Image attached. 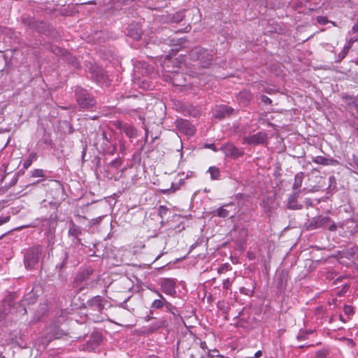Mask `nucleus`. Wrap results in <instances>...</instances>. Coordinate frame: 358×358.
I'll return each instance as SVG.
<instances>
[{
	"label": "nucleus",
	"instance_id": "obj_1",
	"mask_svg": "<svg viewBox=\"0 0 358 358\" xmlns=\"http://www.w3.org/2000/svg\"><path fill=\"white\" fill-rule=\"evenodd\" d=\"M214 52L201 47L193 48L189 52L190 59L199 62V64L203 68L209 67L213 60Z\"/></svg>",
	"mask_w": 358,
	"mask_h": 358
},
{
	"label": "nucleus",
	"instance_id": "obj_2",
	"mask_svg": "<svg viewBox=\"0 0 358 358\" xmlns=\"http://www.w3.org/2000/svg\"><path fill=\"white\" fill-rule=\"evenodd\" d=\"M337 224L329 217L319 215L308 220L306 229L314 230L318 228H327L329 231H334L337 229Z\"/></svg>",
	"mask_w": 358,
	"mask_h": 358
},
{
	"label": "nucleus",
	"instance_id": "obj_3",
	"mask_svg": "<svg viewBox=\"0 0 358 358\" xmlns=\"http://www.w3.org/2000/svg\"><path fill=\"white\" fill-rule=\"evenodd\" d=\"M42 254V247L36 245L28 249L24 257V266L28 269L34 268L38 263Z\"/></svg>",
	"mask_w": 358,
	"mask_h": 358
},
{
	"label": "nucleus",
	"instance_id": "obj_4",
	"mask_svg": "<svg viewBox=\"0 0 358 358\" xmlns=\"http://www.w3.org/2000/svg\"><path fill=\"white\" fill-rule=\"evenodd\" d=\"M152 291L154 293L157 294L158 299H155L152 302L150 305L151 309H161L164 307L166 308V311L171 313V314L173 315L174 317L178 315L177 313L178 311L176 308L174 306H173L171 303L167 301L159 291H157V289H153Z\"/></svg>",
	"mask_w": 358,
	"mask_h": 358
},
{
	"label": "nucleus",
	"instance_id": "obj_5",
	"mask_svg": "<svg viewBox=\"0 0 358 358\" xmlns=\"http://www.w3.org/2000/svg\"><path fill=\"white\" fill-rule=\"evenodd\" d=\"M78 104L83 108H90L96 104L94 99L84 89L77 87L75 91Z\"/></svg>",
	"mask_w": 358,
	"mask_h": 358
},
{
	"label": "nucleus",
	"instance_id": "obj_6",
	"mask_svg": "<svg viewBox=\"0 0 358 358\" xmlns=\"http://www.w3.org/2000/svg\"><path fill=\"white\" fill-rule=\"evenodd\" d=\"M268 138L267 134L264 131H259L257 134L244 136L243 141L248 145L264 144Z\"/></svg>",
	"mask_w": 358,
	"mask_h": 358
},
{
	"label": "nucleus",
	"instance_id": "obj_7",
	"mask_svg": "<svg viewBox=\"0 0 358 358\" xmlns=\"http://www.w3.org/2000/svg\"><path fill=\"white\" fill-rule=\"evenodd\" d=\"M176 279L174 278H163L160 282L162 290L168 295L173 296L176 292Z\"/></svg>",
	"mask_w": 358,
	"mask_h": 358
},
{
	"label": "nucleus",
	"instance_id": "obj_8",
	"mask_svg": "<svg viewBox=\"0 0 358 358\" xmlns=\"http://www.w3.org/2000/svg\"><path fill=\"white\" fill-rule=\"evenodd\" d=\"M220 150L224 153L226 156L234 159L238 158L243 155V151L241 150L231 143H226L223 145L220 148Z\"/></svg>",
	"mask_w": 358,
	"mask_h": 358
},
{
	"label": "nucleus",
	"instance_id": "obj_9",
	"mask_svg": "<svg viewBox=\"0 0 358 358\" xmlns=\"http://www.w3.org/2000/svg\"><path fill=\"white\" fill-rule=\"evenodd\" d=\"M299 191L290 194L287 200V208L291 210H299L302 208V205L297 203V197L299 196Z\"/></svg>",
	"mask_w": 358,
	"mask_h": 358
},
{
	"label": "nucleus",
	"instance_id": "obj_10",
	"mask_svg": "<svg viewBox=\"0 0 358 358\" xmlns=\"http://www.w3.org/2000/svg\"><path fill=\"white\" fill-rule=\"evenodd\" d=\"M234 112V109L227 106H219L215 113V116L219 119L224 118L226 115H230Z\"/></svg>",
	"mask_w": 358,
	"mask_h": 358
},
{
	"label": "nucleus",
	"instance_id": "obj_11",
	"mask_svg": "<svg viewBox=\"0 0 358 358\" xmlns=\"http://www.w3.org/2000/svg\"><path fill=\"white\" fill-rule=\"evenodd\" d=\"M313 162L317 164H322L324 166L337 164L338 161L332 158H327L323 156H316L313 157Z\"/></svg>",
	"mask_w": 358,
	"mask_h": 358
},
{
	"label": "nucleus",
	"instance_id": "obj_12",
	"mask_svg": "<svg viewBox=\"0 0 358 358\" xmlns=\"http://www.w3.org/2000/svg\"><path fill=\"white\" fill-rule=\"evenodd\" d=\"M253 96L252 93L249 91L244 90L238 93L237 96V99L239 102L243 106H246L248 104L250 101L252 99Z\"/></svg>",
	"mask_w": 358,
	"mask_h": 358
},
{
	"label": "nucleus",
	"instance_id": "obj_13",
	"mask_svg": "<svg viewBox=\"0 0 358 358\" xmlns=\"http://www.w3.org/2000/svg\"><path fill=\"white\" fill-rule=\"evenodd\" d=\"M82 234L81 228L76 225L73 221L70 222V227L69 229V234L73 236L77 239L78 243H80V239L78 238L79 236Z\"/></svg>",
	"mask_w": 358,
	"mask_h": 358
},
{
	"label": "nucleus",
	"instance_id": "obj_14",
	"mask_svg": "<svg viewBox=\"0 0 358 358\" xmlns=\"http://www.w3.org/2000/svg\"><path fill=\"white\" fill-rule=\"evenodd\" d=\"M178 127L187 135L191 136L194 134V129L193 127L187 121H181L178 124Z\"/></svg>",
	"mask_w": 358,
	"mask_h": 358
},
{
	"label": "nucleus",
	"instance_id": "obj_15",
	"mask_svg": "<svg viewBox=\"0 0 358 358\" xmlns=\"http://www.w3.org/2000/svg\"><path fill=\"white\" fill-rule=\"evenodd\" d=\"M103 298L100 296H96L90 301V305L95 307L99 311L103 308Z\"/></svg>",
	"mask_w": 358,
	"mask_h": 358
},
{
	"label": "nucleus",
	"instance_id": "obj_16",
	"mask_svg": "<svg viewBox=\"0 0 358 358\" xmlns=\"http://www.w3.org/2000/svg\"><path fill=\"white\" fill-rule=\"evenodd\" d=\"M168 321L166 319L162 318L152 323L150 327V331H154L160 328H165L168 327Z\"/></svg>",
	"mask_w": 358,
	"mask_h": 358
},
{
	"label": "nucleus",
	"instance_id": "obj_17",
	"mask_svg": "<svg viewBox=\"0 0 358 358\" xmlns=\"http://www.w3.org/2000/svg\"><path fill=\"white\" fill-rule=\"evenodd\" d=\"M231 206H232V204L228 203V204H225V205L220 207L216 210V215L220 217H223V218L228 217L229 215L230 210H228L227 208H229Z\"/></svg>",
	"mask_w": 358,
	"mask_h": 358
},
{
	"label": "nucleus",
	"instance_id": "obj_18",
	"mask_svg": "<svg viewBox=\"0 0 358 358\" xmlns=\"http://www.w3.org/2000/svg\"><path fill=\"white\" fill-rule=\"evenodd\" d=\"M122 129L126 134V135L130 138H134L137 135L136 129L131 125L124 124L122 127Z\"/></svg>",
	"mask_w": 358,
	"mask_h": 358
},
{
	"label": "nucleus",
	"instance_id": "obj_19",
	"mask_svg": "<svg viewBox=\"0 0 358 358\" xmlns=\"http://www.w3.org/2000/svg\"><path fill=\"white\" fill-rule=\"evenodd\" d=\"M304 174L303 172H299L296 174L294 177V182L293 183L292 189L296 190L302 185Z\"/></svg>",
	"mask_w": 358,
	"mask_h": 358
},
{
	"label": "nucleus",
	"instance_id": "obj_20",
	"mask_svg": "<svg viewBox=\"0 0 358 358\" xmlns=\"http://www.w3.org/2000/svg\"><path fill=\"white\" fill-rule=\"evenodd\" d=\"M185 42L184 38L180 39H168L167 43L176 46L172 50L178 51L181 47H183V43Z\"/></svg>",
	"mask_w": 358,
	"mask_h": 358
},
{
	"label": "nucleus",
	"instance_id": "obj_21",
	"mask_svg": "<svg viewBox=\"0 0 358 358\" xmlns=\"http://www.w3.org/2000/svg\"><path fill=\"white\" fill-rule=\"evenodd\" d=\"M185 17L184 10H180L173 14L169 20V22L178 23Z\"/></svg>",
	"mask_w": 358,
	"mask_h": 358
},
{
	"label": "nucleus",
	"instance_id": "obj_22",
	"mask_svg": "<svg viewBox=\"0 0 358 358\" xmlns=\"http://www.w3.org/2000/svg\"><path fill=\"white\" fill-rule=\"evenodd\" d=\"M36 159L37 155L35 152L30 153L23 162V168L25 169H28L31 165V163L36 160Z\"/></svg>",
	"mask_w": 358,
	"mask_h": 358
},
{
	"label": "nucleus",
	"instance_id": "obj_23",
	"mask_svg": "<svg viewBox=\"0 0 358 358\" xmlns=\"http://www.w3.org/2000/svg\"><path fill=\"white\" fill-rule=\"evenodd\" d=\"M61 258L62 262L57 264V267H59L60 269H62L68 264L69 254L65 250H62Z\"/></svg>",
	"mask_w": 358,
	"mask_h": 358
},
{
	"label": "nucleus",
	"instance_id": "obj_24",
	"mask_svg": "<svg viewBox=\"0 0 358 358\" xmlns=\"http://www.w3.org/2000/svg\"><path fill=\"white\" fill-rule=\"evenodd\" d=\"M345 99L348 105L353 106L358 113V102L356 97L353 96H346Z\"/></svg>",
	"mask_w": 358,
	"mask_h": 358
},
{
	"label": "nucleus",
	"instance_id": "obj_25",
	"mask_svg": "<svg viewBox=\"0 0 358 358\" xmlns=\"http://www.w3.org/2000/svg\"><path fill=\"white\" fill-rule=\"evenodd\" d=\"M128 34L135 40H139L141 38V31L138 28H136V30L134 31L133 30L132 27L130 26L129 28Z\"/></svg>",
	"mask_w": 358,
	"mask_h": 358
},
{
	"label": "nucleus",
	"instance_id": "obj_26",
	"mask_svg": "<svg viewBox=\"0 0 358 358\" xmlns=\"http://www.w3.org/2000/svg\"><path fill=\"white\" fill-rule=\"evenodd\" d=\"M208 172L210 174V178L212 180H216L218 179L220 176V170L218 168L215 166H210L208 169Z\"/></svg>",
	"mask_w": 358,
	"mask_h": 358
},
{
	"label": "nucleus",
	"instance_id": "obj_27",
	"mask_svg": "<svg viewBox=\"0 0 358 358\" xmlns=\"http://www.w3.org/2000/svg\"><path fill=\"white\" fill-rule=\"evenodd\" d=\"M31 176L33 178H43L45 176L43 170L41 169H36L31 171Z\"/></svg>",
	"mask_w": 358,
	"mask_h": 358
},
{
	"label": "nucleus",
	"instance_id": "obj_28",
	"mask_svg": "<svg viewBox=\"0 0 358 358\" xmlns=\"http://www.w3.org/2000/svg\"><path fill=\"white\" fill-rule=\"evenodd\" d=\"M18 178H19V173H15L13 175L10 183L8 185H6V187L9 188V187H11L12 186L15 185L18 180Z\"/></svg>",
	"mask_w": 358,
	"mask_h": 358
},
{
	"label": "nucleus",
	"instance_id": "obj_29",
	"mask_svg": "<svg viewBox=\"0 0 358 358\" xmlns=\"http://www.w3.org/2000/svg\"><path fill=\"white\" fill-rule=\"evenodd\" d=\"M343 311L347 315H352L354 313V310L352 306L349 305H345L343 308Z\"/></svg>",
	"mask_w": 358,
	"mask_h": 358
},
{
	"label": "nucleus",
	"instance_id": "obj_30",
	"mask_svg": "<svg viewBox=\"0 0 358 358\" xmlns=\"http://www.w3.org/2000/svg\"><path fill=\"white\" fill-rule=\"evenodd\" d=\"M231 284H232V281L229 278H227V279L224 280L222 282V287L224 289H229Z\"/></svg>",
	"mask_w": 358,
	"mask_h": 358
},
{
	"label": "nucleus",
	"instance_id": "obj_31",
	"mask_svg": "<svg viewBox=\"0 0 358 358\" xmlns=\"http://www.w3.org/2000/svg\"><path fill=\"white\" fill-rule=\"evenodd\" d=\"M317 21L321 24H327V22H328V20L327 18V17H324V16H318L317 17Z\"/></svg>",
	"mask_w": 358,
	"mask_h": 358
},
{
	"label": "nucleus",
	"instance_id": "obj_32",
	"mask_svg": "<svg viewBox=\"0 0 358 358\" xmlns=\"http://www.w3.org/2000/svg\"><path fill=\"white\" fill-rule=\"evenodd\" d=\"M261 100L265 104H271L272 102L271 99L266 95H262Z\"/></svg>",
	"mask_w": 358,
	"mask_h": 358
},
{
	"label": "nucleus",
	"instance_id": "obj_33",
	"mask_svg": "<svg viewBox=\"0 0 358 358\" xmlns=\"http://www.w3.org/2000/svg\"><path fill=\"white\" fill-rule=\"evenodd\" d=\"M315 358H327V353L325 351H318L315 355Z\"/></svg>",
	"mask_w": 358,
	"mask_h": 358
},
{
	"label": "nucleus",
	"instance_id": "obj_34",
	"mask_svg": "<svg viewBox=\"0 0 358 358\" xmlns=\"http://www.w3.org/2000/svg\"><path fill=\"white\" fill-rule=\"evenodd\" d=\"M10 220V216L0 217V226Z\"/></svg>",
	"mask_w": 358,
	"mask_h": 358
},
{
	"label": "nucleus",
	"instance_id": "obj_35",
	"mask_svg": "<svg viewBox=\"0 0 358 358\" xmlns=\"http://www.w3.org/2000/svg\"><path fill=\"white\" fill-rule=\"evenodd\" d=\"M351 31L352 33H357L358 32V19L357 20V22L356 23L354 24V26L352 27V29H351Z\"/></svg>",
	"mask_w": 358,
	"mask_h": 358
},
{
	"label": "nucleus",
	"instance_id": "obj_36",
	"mask_svg": "<svg viewBox=\"0 0 358 358\" xmlns=\"http://www.w3.org/2000/svg\"><path fill=\"white\" fill-rule=\"evenodd\" d=\"M208 357H209V358H212L213 357H219V358H231V357H224V355H220L219 353H217V355H210V353H208Z\"/></svg>",
	"mask_w": 358,
	"mask_h": 358
},
{
	"label": "nucleus",
	"instance_id": "obj_37",
	"mask_svg": "<svg viewBox=\"0 0 358 358\" xmlns=\"http://www.w3.org/2000/svg\"><path fill=\"white\" fill-rule=\"evenodd\" d=\"M350 46H346L343 48V58L348 54L349 50H350Z\"/></svg>",
	"mask_w": 358,
	"mask_h": 358
},
{
	"label": "nucleus",
	"instance_id": "obj_38",
	"mask_svg": "<svg viewBox=\"0 0 358 358\" xmlns=\"http://www.w3.org/2000/svg\"><path fill=\"white\" fill-rule=\"evenodd\" d=\"M262 352L261 350H258L257 352H255V355H254V357L255 358H259L262 356Z\"/></svg>",
	"mask_w": 358,
	"mask_h": 358
},
{
	"label": "nucleus",
	"instance_id": "obj_39",
	"mask_svg": "<svg viewBox=\"0 0 358 358\" xmlns=\"http://www.w3.org/2000/svg\"><path fill=\"white\" fill-rule=\"evenodd\" d=\"M111 164L115 166H117L120 165V163L117 160H114L111 162Z\"/></svg>",
	"mask_w": 358,
	"mask_h": 358
},
{
	"label": "nucleus",
	"instance_id": "obj_40",
	"mask_svg": "<svg viewBox=\"0 0 358 358\" xmlns=\"http://www.w3.org/2000/svg\"><path fill=\"white\" fill-rule=\"evenodd\" d=\"M306 336L303 335H298L296 336L297 340L301 341L305 339Z\"/></svg>",
	"mask_w": 358,
	"mask_h": 358
},
{
	"label": "nucleus",
	"instance_id": "obj_41",
	"mask_svg": "<svg viewBox=\"0 0 358 358\" xmlns=\"http://www.w3.org/2000/svg\"><path fill=\"white\" fill-rule=\"evenodd\" d=\"M207 147H208V148H209L213 149V150H215V151H217V149L215 148V145H214V144H210V145H208V146H207Z\"/></svg>",
	"mask_w": 358,
	"mask_h": 358
},
{
	"label": "nucleus",
	"instance_id": "obj_42",
	"mask_svg": "<svg viewBox=\"0 0 358 358\" xmlns=\"http://www.w3.org/2000/svg\"><path fill=\"white\" fill-rule=\"evenodd\" d=\"M200 346L203 350L206 348V344L205 342H201L200 343Z\"/></svg>",
	"mask_w": 358,
	"mask_h": 358
},
{
	"label": "nucleus",
	"instance_id": "obj_43",
	"mask_svg": "<svg viewBox=\"0 0 358 358\" xmlns=\"http://www.w3.org/2000/svg\"><path fill=\"white\" fill-rule=\"evenodd\" d=\"M356 41V39H353V38H351L349 41V45L350 48L351 47V45H352V43Z\"/></svg>",
	"mask_w": 358,
	"mask_h": 358
},
{
	"label": "nucleus",
	"instance_id": "obj_44",
	"mask_svg": "<svg viewBox=\"0 0 358 358\" xmlns=\"http://www.w3.org/2000/svg\"><path fill=\"white\" fill-rule=\"evenodd\" d=\"M96 338H97V341H99V340H100V339H101V334H96Z\"/></svg>",
	"mask_w": 358,
	"mask_h": 358
},
{
	"label": "nucleus",
	"instance_id": "obj_45",
	"mask_svg": "<svg viewBox=\"0 0 358 358\" xmlns=\"http://www.w3.org/2000/svg\"><path fill=\"white\" fill-rule=\"evenodd\" d=\"M176 78H174V80H173V84H175V85H182V84H180V83H176Z\"/></svg>",
	"mask_w": 358,
	"mask_h": 358
},
{
	"label": "nucleus",
	"instance_id": "obj_46",
	"mask_svg": "<svg viewBox=\"0 0 358 358\" xmlns=\"http://www.w3.org/2000/svg\"><path fill=\"white\" fill-rule=\"evenodd\" d=\"M152 317H151V316H150V315H148V316L146 317V320H147V321H149V320H150V319H152Z\"/></svg>",
	"mask_w": 358,
	"mask_h": 358
},
{
	"label": "nucleus",
	"instance_id": "obj_47",
	"mask_svg": "<svg viewBox=\"0 0 358 358\" xmlns=\"http://www.w3.org/2000/svg\"><path fill=\"white\" fill-rule=\"evenodd\" d=\"M213 352H215V355H217L218 352V350L217 349H214L212 350Z\"/></svg>",
	"mask_w": 358,
	"mask_h": 358
},
{
	"label": "nucleus",
	"instance_id": "obj_48",
	"mask_svg": "<svg viewBox=\"0 0 358 358\" xmlns=\"http://www.w3.org/2000/svg\"><path fill=\"white\" fill-rule=\"evenodd\" d=\"M223 268H220L219 270H218V273H222V271H223Z\"/></svg>",
	"mask_w": 358,
	"mask_h": 358
},
{
	"label": "nucleus",
	"instance_id": "obj_49",
	"mask_svg": "<svg viewBox=\"0 0 358 358\" xmlns=\"http://www.w3.org/2000/svg\"><path fill=\"white\" fill-rule=\"evenodd\" d=\"M148 358H158V357H155V356H150Z\"/></svg>",
	"mask_w": 358,
	"mask_h": 358
},
{
	"label": "nucleus",
	"instance_id": "obj_50",
	"mask_svg": "<svg viewBox=\"0 0 358 358\" xmlns=\"http://www.w3.org/2000/svg\"><path fill=\"white\" fill-rule=\"evenodd\" d=\"M4 178H6V176H3V178H2V181L4 180Z\"/></svg>",
	"mask_w": 358,
	"mask_h": 358
},
{
	"label": "nucleus",
	"instance_id": "obj_51",
	"mask_svg": "<svg viewBox=\"0 0 358 358\" xmlns=\"http://www.w3.org/2000/svg\"><path fill=\"white\" fill-rule=\"evenodd\" d=\"M4 130L0 129V133L3 132Z\"/></svg>",
	"mask_w": 358,
	"mask_h": 358
},
{
	"label": "nucleus",
	"instance_id": "obj_52",
	"mask_svg": "<svg viewBox=\"0 0 358 358\" xmlns=\"http://www.w3.org/2000/svg\"><path fill=\"white\" fill-rule=\"evenodd\" d=\"M145 137L147 138L148 137V132L146 131V134H145Z\"/></svg>",
	"mask_w": 358,
	"mask_h": 358
},
{
	"label": "nucleus",
	"instance_id": "obj_53",
	"mask_svg": "<svg viewBox=\"0 0 358 358\" xmlns=\"http://www.w3.org/2000/svg\"><path fill=\"white\" fill-rule=\"evenodd\" d=\"M205 192H209V190H208V189H205Z\"/></svg>",
	"mask_w": 358,
	"mask_h": 358
},
{
	"label": "nucleus",
	"instance_id": "obj_54",
	"mask_svg": "<svg viewBox=\"0 0 358 358\" xmlns=\"http://www.w3.org/2000/svg\"><path fill=\"white\" fill-rule=\"evenodd\" d=\"M245 358H253V357H245Z\"/></svg>",
	"mask_w": 358,
	"mask_h": 358
}]
</instances>
